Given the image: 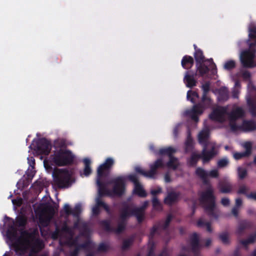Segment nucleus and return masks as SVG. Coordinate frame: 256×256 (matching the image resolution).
<instances>
[{
  "label": "nucleus",
  "instance_id": "393cba45",
  "mask_svg": "<svg viewBox=\"0 0 256 256\" xmlns=\"http://www.w3.org/2000/svg\"><path fill=\"white\" fill-rule=\"evenodd\" d=\"M180 196V193L178 192H170L164 199V202L166 204L172 206L178 200Z\"/></svg>",
  "mask_w": 256,
  "mask_h": 256
},
{
  "label": "nucleus",
  "instance_id": "79ce46f5",
  "mask_svg": "<svg viewBox=\"0 0 256 256\" xmlns=\"http://www.w3.org/2000/svg\"><path fill=\"white\" fill-rule=\"evenodd\" d=\"M198 98L199 95L196 92L189 90L187 92V99L188 100H190L192 103H196V99Z\"/></svg>",
  "mask_w": 256,
  "mask_h": 256
},
{
  "label": "nucleus",
  "instance_id": "8fccbe9b",
  "mask_svg": "<svg viewBox=\"0 0 256 256\" xmlns=\"http://www.w3.org/2000/svg\"><path fill=\"white\" fill-rule=\"evenodd\" d=\"M238 178L240 180L244 178L247 175V170L245 168L239 167L238 168Z\"/></svg>",
  "mask_w": 256,
  "mask_h": 256
},
{
  "label": "nucleus",
  "instance_id": "39448f33",
  "mask_svg": "<svg viewBox=\"0 0 256 256\" xmlns=\"http://www.w3.org/2000/svg\"><path fill=\"white\" fill-rule=\"evenodd\" d=\"M0 230L10 249L16 252V230L14 220L5 216L3 226H0Z\"/></svg>",
  "mask_w": 256,
  "mask_h": 256
},
{
  "label": "nucleus",
  "instance_id": "a18cd8bd",
  "mask_svg": "<svg viewBox=\"0 0 256 256\" xmlns=\"http://www.w3.org/2000/svg\"><path fill=\"white\" fill-rule=\"evenodd\" d=\"M195 174L200 179L206 176H208V172L204 169L200 167L196 168Z\"/></svg>",
  "mask_w": 256,
  "mask_h": 256
},
{
  "label": "nucleus",
  "instance_id": "c756f323",
  "mask_svg": "<svg viewBox=\"0 0 256 256\" xmlns=\"http://www.w3.org/2000/svg\"><path fill=\"white\" fill-rule=\"evenodd\" d=\"M218 99L219 101H226L229 98L228 88L225 86L221 87L218 90Z\"/></svg>",
  "mask_w": 256,
  "mask_h": 256
},
{
  "label": "nucleus",
  "instance_id": "4c0bfd02",
  "mask_svg": "<svg viewBox=\"0 0 256 256\" xmlns=\"http://www.w3.org/2000/svg\"><path fill=\"white\" fill-rule=\"evenodd\" d=\"M54 146L56 149L62 150L66 148L67 147L66 140L64 138L56 140L54 142Z\"/></svg>",
  "mask_w": 256,
  "mask_h": 256
},
{
  "label": "nucleus",
  "instance_id": "6e6d98bb",
  "mask_svg": "<svg viewBox=\"0 0 256 256\" xmlns=\"http://www.w3.org/2000/svg\"><path fill=\"white\" fill-rule=\"evenodd\" d=\"M108 250V246L107 244L102 242L99 244L97 248V251L98 252H106Z\"/></svg>",
  "mask_w": 256,
  "mask_h": 256
},
{
  "label": "nucleus",
  "instance_id": "3c124183",
  "mask_svg": "<svg viewBox=\"0 0 256 256\" xmlns=\"http://www.w3.org/2000/svg\"><path fill=\"white\" fill-rule=\"evenodd\" d=\"M248 156L249 155L247 154V152H235L233 154V156L236 160H240L244 158L248 157Z\"/></svg>",
  "mask_w": 256,
  "mask_h": 256
},
{
  "label": "nucleus",
  "instance_id": "423d86ee",
  "mask_svg": "<svg viewBox=\"0 0 256 256\" xmlns=\"http://www.w3.org/2000/svg\"><path fill=\"white\" fill-rule=\"evenodd\" d=\"M34 210L35 212L38 215V222L40 226H48L54 214V207L46 203L40 204L37 209Z\"/></svg>",
  "mask_w": 256,
  "mask_h": 256
},
{
  "label": "nucleus",
  "instance_id": "9b49d317",
  "mask_svg": "<svg viewBox=\"0 0 256 256\" xmlns=\"http://www.w3.org/2000/svg\"><path fill=\"white\" fill-rule=\"evenodd\" d=\"M113 184L112 190H110L111 192L110 196L113 194L114 196H122L126 190L125 186V179L123 176H118L115 178L108 182V183L106 184Z\"/></svg>",
  "mask_w": 256,
  "mask_h": 256
},
{
  "label": "nucleus",
  "instance_id": "6e6552de",
  "mask_svg": "<svg viewBox=\"0 0 256 256\" xmlns=\"http://www.w3.org/2000/svg\"><path fill=\"white\" fill-rule=\"evenodd\" d=\"M109 170H110L108 168L104 166H102V164L98 168L96 184L98 186L100 197L111 194L110 190L107 188V184L102 180V178L103 176H106Z\"/></svg>",
  "mask_w": 256,
  "mask_h": 256
},
{
  "label": "nucleus",
  "instance_id": "5fc2aeb1",
  "mask_svg": "<svg viewBox=\"0 0 256 256\" xmlns=\"http://www.w3.org/2000/svg\"><path fill=\"white\" fill-rule=\"evenodd\" d=\"M26 220L24 216H17V227L24 226L26 224Z\"/></svg>",
  "mask_w": 256,
  "mask_h": 256
},
{
  "label": "nucleus",
  "instance_id": "c03bdc74",
  "mask_svg": "<svg viewBox=\"0 0 256 256\" xmlns=\"http://www.w3.org/2000/svg\"><path fill=\"white\" fill-rule=\"evenodd\" d=\"M82 212V206L79 204H76L74 209H72L71 215L74 218H78Z\"/></svg>",
  "mask_w": 256,
  "mask_h": 256
},
{
  "label": "nucleus",
  "instance_id": "e2e57ef3",
  "mask_svg": "<svg viewBox=\"0 0 256 256\" xmlns=\"http://www.w3.org/2000/svg\"><path fill=\"white\" fill-rule=\"evenodd\" d=\"M90 241L87 240L83 244H80V245H78V246L80 248V250L86 249L90 246Z\"/></svg>",
  "mask_w": 256,
  "mask_h": 256
},
{
  "label": "nucleus",
  "instance_id": "69168bd1",
  "mask_svg": "<svg viewBox=\"0 0 256 256\" xmlns=\"http://www.w3.org/2000/svg\"><path fill=\"white\" fill-rule=\"evenodd\" d=\"M240 92V89L238 88H233L232 90V96L234 98H238V95Z\"/></svg>",
  "mask_w": 256,
  "mask_h": 256
},
{
  "label": "nucleus",
  "instance_id": "5701e85b",
  "mask_svg": "<svg viewBox=\"0 0 256 256\" xmlns=\"http://www.w3.org/2000/svg\"><path fill=\"white\" fill-rule=\"evenodd\" d=\"M206 146H204L200 154L204 163L209 162L216 154L214 146H212L208 151L206 150Z\"/></svg>",
  "mask_w": 256,
  "mask_h": 256
},
{
  "label": "nucleus",
  "instance_id": "1a4fd4ad",
  "mask_svg": "<svg viewBox=\"0 0 256 256\" xmlns=\"http://www.w3.org/2000/svg\"><path fill=\"white\" fill-rule=\"evenodd\" d=\"M74 159L72 152L70 150H60L56 152L54 156L53 160L58 166H64L70 164Z\"/></svg>",
  "mask_w": 256,
  "mask_h": 256
},
{
  "label": "nucleus",
  "instance_id": "7ed1b4c3",
  "mask_svg": "<svg viewBox=\"0 0 256 256\" xmlns=\"http://www.w3.org/2000/svg\"><path fill=\"white\" fill-rule=\"evenodd\" d=\"M22 235L24 248L25 250L30 249L31 254L38 253L44 248V242L39 238V232L37 228H34L30 232L24 230Z\"/></svg>",
  "mask_w": 256,
  "mask_h": 256
},
{
  "label": "nucleus",
  "instance_id": "f8f14e48",
  "mask_svg": "<svg viewBox=\"0 0 256 256\" xmlns=\"http://www.w3.org/2000/svg\"><path fill=\"white\" fill-rule=\"evenodd\" d=\"M164 164L162 158H158L154 164L150 165V170L148 172H146L140 166H136L135 168V171L137 173L140 174L142 175L149 177L153 178L156 174L157 170L159 168H164Z\"/></svg>",
  "mask_w": 256,
  "mask_h": 256
},
{
  "label": "nucleus",
  "instance_id": "680f3d73",
  "mask_svg": "<svg viewBox=\"0 0 256 256\" xmlns=\"http://www.w3.org/2000/svg\"><path fill=\"white\" fill-rule=\"evenodd\" d=\"M159 228L160 226H158L154 225L152 226L150 230V238H152L154 236L155 234Z\"/></svg>",
  "mask_w": 256,
  "mask_h": 256
},
{
  "label": "nucleus",
  "instance_id": "f3484780",
  "mask_svg": "<svg viewBox=\"0 0 256 256\" xmlns=\"http://www.w3.org/2000/svg\"><path fill=\"white\" fill-rule=\"evenodd\" d=\"M245 112L241 107H236L233 109L229 114L230 124L231 127L232 123H236V120L244 117Z\"/></svg>",
  "mask_w": 256,
  "mask_h": 256
},
{
  "label": "nucleus",
  "instance_id": "a19ab883",
  "mask_svg": "<svg viewBox=\"0 0 256 256\" xmlns=\"http://www.w3.org/2000/svg\"><path fill=\"white\" fill-rule=\"evenodd\" d=\"M134 240V236H132L129 238L124 240L122 246V250H128L132 244Z\"/></svg>",
  "mask_w": 256,
  "mask_h": 256
},
{
  "label": "nucleus",
  "instance_id": "dca6fc26",
  "mask_svg": "<svg viewBox=\"0 0 256 256\" xmlns=\"http://www.w3.org/2000/svg\"><path fill=\"white\" fill-rule=\"evenodd\" d=\"M226 108L224 106H218L214 108L209 115V118L214 121L222 122L225 120Z\"/></svg>",
  "mask_w": 256,
  "mask_h": 256
},
{
  "label": "nucleus",
  "instance_id": "f257e3e1",
  "mask_svg": "<svg viewBox=\"0 0 256 256\" xmlns=\"http://www.w3.org/2000/svg\"><path fill=\"white\" fill-rule=\"evenodd\" d=\"M248 38L246 43L248 48L243 51L240 55V61L244 68H252L256 66L254 58L256 54V26L250 24L248 28Z\"/></svg>",
  "mask_w": 256,
  "mask_h": 256
},
{
  "label": "nucleus",
  "instance_id": "864d4df0",
  "mask_svg": "<svg viewBox=\"0 0 256 256\" xmlns=\"http://www.w3.org/2000/svg\"><path fill=\"white\" fill-rule=\"evenodd\" d=\"M114 164V160L111 158H107L104 164H102V166H106L109 170L111 168Z\"/></svg>",
  "mask_w": 256,
  "mask_h": 256
},
{
  "label": "nucleus",
  "instance_id": "a211bd4d",
  "mask_svg": "<svg viewBox=\"0 0 256 256\" xmlns=\"http://www.w3.org/2000/svg\"><path fill=\"white\" fill-rule=\"evenodd\" d=\"M34 175L33 172H28L17 182V188L22 190L30 184Z\"/></svg>",
  "mask_w": 256,
  "mask_h": 256
},
{
  "label": "nucleus",
  "instance_id": "ddd939ff",
  "mask_svg": "<svg viewBox=\"0 0 256 256\" xmlns=\"http://www.w3.org/2000/svg\"><path fill=\"white\" fill-rule=\"evenodd\" d=\"M52 149L51 142L46 138L39 139L34 146V150L40 154L48 155Z\"/></svg>",
  "mask_w": 256,
  "mask_h": 256
},
{
  "label": "nucleus",
  "instance_id": "58836bf2",
  "mask_svg": "<svg viewBox=\"0 0 256 256\" xmlns=\"http://www.w3.org/2000/svg\"><path fill=\"white\" fill-rule=\"evenodd\" d=\"M100 226L106 232H112L114 228L110 226V222L108 220H102L99 222Z\"/></svg>",
  "mask_w": 256,
  "mask_h": 256
},
{
  "label": "nucleus",
  "instance_id": "a878e982",
  "mask_svg": "<svg viewBox=\"0 0 256 256\" xmlns=\"http://www.w3.org/2000/svg\"><path fill=\"white\" fill-rule=\"evenodd\" d=\"M252 226V222L248 220H242L240 222L236 232L238 235H242L245 230L251 228Z\"/></svg>",
  "mask_w": 256,
  "mask_h": 256
},
{
  "label": "nucleus",
  "instance_id": "6ab92c4d",
  "mask_svg": "<svg viewBox=\"0 0 256 256\" xmlns=\"http://www.w3.org/2000/svg\"><path fill=\"white\" fill-rule=\"evenodd\" d=\"M100 207H102L108 214H110L111 211L110 206L104 202L102 201L100 198H98L96 200V205L92 208V214L97 216L100 214Z\"/></svg>",
  "mask_w": 256,
  "mask_h": 256
},
{
  "label": "nucleus",
  "instance_id": "13d9d810",
  "mask_svg": "<svg viewBox=\"0 0 256 256\" xmlns=\"http://www.w3.org/2000/svg\"><path fill=\"white\" fill-rule=\"evenodd\" d=\"M208 174V176H210L212 178H217L219 176V173L217 170H210Z\"/></svg>",
  "mask_w": 256,
  "mask_h": 256
},
{
  "label": "nucleus",
  "instance_id": "aec40b11",
  "mask_svg": "<svg viewBox=\"0 0 256 256\" xmlns=\"http://www.w3.org/2000/svg\"><path fill=\"white\" fill-rule=\"evenodd\" d=\"M220 192L222 194L230 193L232 190V186L229 180L224 178L220 180L218 183Z\"/></svg>",
  "mask_w": 256,
  "mask_h": 256
},
{
  "label": "nucleus",
  "instance_id": "e433bc0d",
  "mask_svg": "<svg viewBox=\"0 0 256 256\" xmlns=\"http://www.w3.org/2000/svg\"><path fill=\"white\" fill-rule=\"evenodd\" d=\"M83 162L84 164V174L86 176H89L92 173L91 161L89 158H85L84 159Z\"/></svg>",
  "mask_w": 256,
  "mask_h": 256
},
{
  "label": "nucleus",
  "instance_id": "20e7f679",
  "mask_svg": "<svg viewBox=\"0 0 256 256\" xmlns=\"http://www.w3.org/2000/svg\"><path fill=\"white\" fill-rule=\"evenodd\" d=\"M210 82H206L202 86L203 91L202 102L194 104L191 110H187L184 112L185 116H190L196 122L198 121V115L202 114L204 112L205 108L204 104L206 106H210L211 104V99L207 96L210 90Z\"/></svg>",
  "mask_w": 256,
  "mask_h": 256
},
{
  "label": "nucleus",
  "instance_id": "4d7b16f0",
  "mask_svg": "<svg viewBox=\"0 0 256 256\" xmlns=\"http://www.w3.org/2000/svg\"><path fill=\"white\" fill-rule=\"evenodd\" d=\"M128 178L130 182H132L134 184V186L137 184H140L138 182L137 176L134 174L129 175L128 176Z\"/></svg>",
  "mask_w": 256,
  "mask_h": 256
},
{
  "label": "nucleus",
  "instance_id": "0e129e2a",
  "mask_svg": "<svg viewBox=\"0 0 256 256\" xmlns=\"http://www.w3.org/2000/svg\"><path fill=\"white\" fill-rule=\"evenodd\" d=\"M80 250L79 247L75 248L73 250L70 252L68 256H78Z\"/></svg>",
  "mask_w": 256,
  "mask_h": 256
},
{
  "label": "nucleus",
  "instance_id": "de8ad7c7",
  "mask_svg": "<svg viewBox=\"0 0 256 256\" xmlns=\"http://www.w3.org/2000/svg\"><path fill=\"white\" fill-rule=\"evenodd\" d=\"M236 62L234 60H229L226 62L224 64V68L225 70H230L235 68Z\"/></svg>",
  "mask_w": 256,
  "mask_h": 256
},
{
  "label": "nucleus",
  "instance_id": "f03ea898",
  "mask_svg": "<svg viewBox=\"0 0 256 256\" xmlns=\"http://www.w3.org/2000/svg\"><path fill=\"white\" fill-rule=\"evenodd\" d=\"M204 185L210 186L204 192H202L200 201L203 205L206 212L210 217L218 218V216L215 212L216 198L214 194V190L212 188L208 176H206L201 179Z\"/></svg>",
  "mask_w": 256,
  "mask_h": 256
},
{
  "label": "nucleus",
  "instance_id": "603ef678",
  "mask_svg": "<svg viewBox=\"0 0 256 256\" xmlns=\"http://www.w3.org/2000/svg\"><path fill=\"white\" fill-rule=\"evenodd\" d=\"M249 188L244 184L242 185L239 187V188L237 192V193L239 194H243L246 196V194H248L247 193V192Z\"/></svg>",
  "mask_w": 256,
  "mask_h": 256
},
{
  "label": "nucleus",
  "instance_id": "72a5a7b5",
  "mask_svg": "<svg viewBox=\"0 0 256 256\" xmlns=\"http://www.w3.org/2000/svg\"><path fill=\"white\" fill-rule=\"evenodd\" d=\"M133 193L140 198H146L147 196L146 192L140 184L134 186Z\"/></svg>",
  "mask_w": 256,
  "mask_h": 256
},
{
  "label": "nucleus",
  "instance_id": "bb28decb",
  "mask_svg": "<svg viewBox=\"0 0 256 256\" xmlns=\"http://www.w3.org/2000/svg\"><path fill=\"white\" fill-rule=\"evenodd\" d=\"M210 130L208 128L202 130L198 134V140L200 144L204 146L208 145V140L209 138Z\"/></svg>",
  "mask_w": 256,
  "mask_h": 256
},
{
  "label": "nucleus",
  "instance_id": "bf43d9fd",
  "mask_svg": "<svg viewBox=\"0 0 256 256\" xmlns=\"http://www.w3.org/2000/svg\"><path fill=\"white\" fill-rule=\"evenodd\" d=\"M244 148H246L244 152H247V154L249 156L252 152V144L250 142H246L244 145Z\"/></svg>",
  "mask_w": 256,
  "mask_h": 256
},
{
  "label": "nucleus",
  "instance_id": "4468645a",
  "mask_svg": "<svg viewBox=\"0 0 256 256\" xmlns=\"http://www.w3.org/2000/svg\"><path fill=\"white\" fill-rule=\"evenodd\" d=\"M231 130L233 132L242 130L244 132H252L256 130V122L252 120H244L242 124L238 125L236 123L231 124Z\"/></svg>",
  "mask_w": 256,
  "mask_h": 256
},
{
  "label": "nucleus",
  "instance_id": "473e14b6",
  "mask_svg": "<svg viewBox=\"0 0 256 256\" xmlns=\"http://www.w3.org/2000/svg\"><path fill=\"white\" fill-rule=\"evenodd\" d=\"M196 70L199 74L201 76H203L204 74H208L210 69L208 66L204 64V62L198 63L196 64Z\"/></svg>",
  "mask_w": 256,
  "mask_h": 256
},
{
  "label": "nucleus",
  "instance_id": "c85d7f7f",
  "mask_svg": "<svg viewBox=\"0 0 256 256\" xmlns=\"http://www.w3.org/2000/svg\"><path fill=\"white\" fill-rule=\"evenodd\" d=\"M200 158H202L200 154H198L193 152H192L190 157L187 160L188 164L190 166H196Z\"/></svg>",
  "mask_w": 256,
  "mask_h": 256
},
{
  "label": "nucleus",
  "instance_id": "7c9ffc66",
  "mask_svg": "<svg viewBox=\"0 0 256 256\" xmlns=\"http://www.w3.org/2000/svg\"><path fill=\"white\" fill-rule=\"evenodd\" d=\"M246 103L252 116H256V100H254L250 97L246 99Z\"/></svg>",
  "mask_w": 256,
  "mask_h": 256
},
{
  "label": "nucleus",
  "instance_id": "09e8293b",
  "mask_svg": "<svg viewBox=\"0 0 256 256\" xmlns=\"http://www.w3.org/2000/svg\"><path fill=\"white\" fill-rule=\"evenodd\" d=\"M229 163L228 158H224L219 160L217 162V166L218 168H223L226 166Z\"/></svg>",
  "mask_w": 256,
  "mask_h": 256
},
{
  "label": "nucleus",
  "instance_id": "4be33fe9",
  "mask_svg": "<svg viewBox=\"0 0 256 256\" xmlns=\"http://www.w3.org/2000/svg\"><path fill=\"white\" fill-rule=\"evenodd\" d=\"M196 72H194L192 70L186 71V72L184 80L187 87L192 88L196 86L197 84V81L196 80Z\"/></svg>",
  "mask_w": 256,
  "mask_h": 256
},
{
  "label": "nucleus",
  "instance_id": "c9c22d12",
  "mask_svg": "<svg viewBox=\"0 0 256 256\" xmlns=\"http://www.w3.org/2000/svg\"><path fill=\"white\" fill-rule=\"evenodd\" d=\"M256 240V232L251 234L246 240H240V243L244 247H247L249 244H253Z\"/></svg>",
  "mask_w": 256,
  "mask_h": 256
},
{
  "label": "nucleus",
  "instance_id": "2eb2a0df",
  "mask_svg": "<svg viewBox=\"0 0 256 256\" xmlns=\"http://www.w3.org/2000/svg\"><path fill=\"white\" fill-rule=\"evenodd\" d=\"M148 206V202L145 201L142 206L139 208H132L130 206V209L128 210L129 213L132 216H134L138 224H141L144 218V210Z\"/></svg>",
  "mask_w": 256,
  "mask_h": 256
},
{
  "label": "nucleus",
  "instance_id": "774afa93",
  "mask_svg": "<svg viewBox=\"0 0 256 256\" xmlns=\"http://www.w3.org/2000/svg\"><path fill=\"white\" fill-rule=\"evenodd\" d=\"M28 160L30 166L34 168L35 165V160L33 156L28 157Z\"/></svg>",
  "mask_w": 256,
  "mask_h": 256
},
{
  "label": "nucleus",
  "instance_id": "f704fd0d",
  "mask_svg": "<svg viewBox=\"0 0 256 256\" xmlns=\"http://www.w3.org/2000/svg\"><path fill=\"white\" fill-rule=\"evenodd\" d=\"M166 166L170 168L176 170L178 166V160L174 156L169 158V160L166 164Z\"/></svg>",
  "mask_w": 256,
  "mask_h": 256
},
{
  "label": "nucleus",
  "instance_id": "2f4dec72",
  "mask_svg": "<svg viewBox=\"0 0 256 256\" xmlns=\"http://www.w3.org/2000/svg\"><path fill=\"white\" fill-rule=\"evenodd\" d=\"M176 152V150L171 146L166 148H162L158 150V155H166L168 158L173 156V154Z\"/></svg>",
  "mask_w": 256,
  "mask_h": 256
},
{
  "label": "nucleus",
  "instance_id": "052dcab7",
  "mask_svg": "<svg viewBox=\"0 0 256 256\" xmlns=\"http://www.w3.org/2000/svg\"><path fill=\"white\" fill-rule=\"evenodd\" d=\"M72 209L70 208L68 204H65L64 206V211L65 213V214L68 216L70 215H71Z\"/></svg>",
  "mask_w": 256,
  "mask_h": 256
},
{
  "label": "nucleus",
  "instance_id": "338daca9",
  "mask_svg": "<svg viewBox=\"0 0 256 256\" xmlns=\"http://www.w3.org/2000/svg\"><path fill=\"white\" fill-rule=\"evenodd\" d=\"M69 244L70 246H74L75 248H78L80 244L78 243V240L76 239L71 240L69 242Z\"/></svg>",
  "mask_w": 256,
  "mask_h": 256
},
{
  "label": "nucleus",
  "instance_id": "0eeeda50",
  "mask_svg": "<svg viewBox=\"0 0 256 256\" xmlns=\"http://www.w3.org/2000/svg\"><path fill=\"white\" fill-rule=\"evenodd\" d=\"M54 186L58 188H66L72 184L71 175L66 170H58L53 172Z\"/></svg>",
  "mask_w": 256,
  "mask_h": 256
},
{
  "label": "nucleus",
  "instance_id": "9d476101",
  "mask_svg": "<svg viewBox=\"0 0 256 256\" xmlns=\"http://www.w3.org/2000/svg\"><path fill=\"white\" fill-rule=\"evenodd\" d=\"M122 207L120 211V222L118 224L116 228H114L112 230V232L116 234H120L125 230L127 220L132 216L128 211L130 209V206L126 202H124L122 204Z\"/></svg>",
  "mask_w": 256,
  "mask_h": 256
},
{
  "label": "nucleus",
  "instance_id": "37998d69",
  "mask_svg": "<svg viewBox=\"0 0 256 256\" xmlns=\"http://www.w3.org/2000/svg\"><path fill=\"white\" fill-rule=\"evenodd\" d=\"M219 238L224 244H228L230 242L228 232H225L220 234Z\"/></svg>",
  "mask_w": 256,
  "mask_h": 256
},
{
  "label": "nucleus",
  "instance_id": "b1692460",
  "mask_svg": "<svg viewBox=\"0 0 256 256\" xmlns=\"http://www.w3.org/2000/svg\"><path fill=\"white\" fill-rule=\"evenodd\" d=\"M194 56L196 60V64L208 62H210V64H211L213 65L214 68L216 69V66L214 62L212 59H206L204 55L203 52L201 50H197L196 52H194Z\"/></svg>",
  "mask_w": 256,
  "mask_h": 256
},
{
  "label": "nucleus",
  "instance_id": "cd10ccee",
  "mask_svg": "<svg viewBox=\"0 0 256 256\" xmlns=\"http://www.w3.org/2000/svg\"><path fill=\"white\" fill-rule=\"evenodd\" d=\"M181 64L184 68L190 69L194 64V58L191 56L186 55L182 58Z\"/></svg>",
  "mask_w": 256,
  "mask_h": 256
},
{
  "label": "nucleus",
  "instance_id": "49530a36",
  "mask_svg": "<svg viewBox=\"0 0 256 256\" xmlns=\"http://www.w3.org/2000/svg\"><path fill=\"white\" fill-rule=\"evenodd\" d=\"M152 204L153 208L158 210H162V206L156 196H154L152 200Z\"/></svg>",
  "mask_w": 256,
  "mask_h": 256
},
{
  "label": "nucleus",
  "instance_id": "412c9836",
  "mask_svg": "<svg viewBox=\"0 0 256 256\" xmlns=\"http://www.w3.org/2000/svg\"><path fill=\"white\" fill-rule=\"evenodd\" d=\"M190 245L192 252L195 256H200L198 254L200 245V244L199 237L197 233H193L190 236Z\"/></svg>",
  "mask_w": 256,
  "mask_h": 256
},
{
  "label": "nucleus",
  "instance_id": "ea45409f",
  "mask_svg": "<svg viewBox=\"0 0 256 256\" xmlns=\"http://www.w3.org/2000/svg\"><path fill=\"white\" fill-rule=\"evenodd\" d=\"M194 149V141L190 135L187 137L185 142V152H188Z\"/></svg>",
  "mask_w": 256,
  "mask_h": 256
}]
</instances>
